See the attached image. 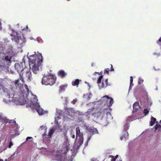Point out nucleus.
<instances>
[{"instance_id": "nucleus-3", "label": "nucleus", "mask_w": 161, "mask_h": 161, "mask_svg": "<svg viewBox=\"0 0 161 161\" xmlns=\"http://www.w3.org/2000/svg\"><path fill=\"white\" fill-rule=\"evenodd\" d=\"M56 78L54 75L50 74L47 76H44L42 79V84L46 85H53L56 82Z\"/></svg>"}, {"instance_id": "nucleus-26", "label": "nucleus", "mask_w": 161, "mask_h": 161, "mask_svg": "<svg viewBox=\"0 0 161 161\" xmlns=\"http://www.w3.org/2000/svg\"><path fill=\"white\" fill-rule=\"evenodd\" d=\"M4 86L0 80V90L3 89Z\"/></svg>"}, {"instance_id": "nucleus-10", "label": "nucleus", "mask_w": 161, "mask_h": 161, "mask_svg": "<svg viewBox=\"0 0 161 161\" xmlns=\"http://www.w3.org/2000/svg\"><path fill=\"white\" fill-rule=\"evenodd\" d=\"M108 96H104L103 97H101V105H105L107 102L106 101L108 100Z\"/></svg>"}, {"instance_id": "nucleus-22", "label": "nucleus", "mask_w": 161, "mask_h": 161, "mask_svg": "<svg viewBox=\"0 0 161 161\" xmlns=\"http://www.w3.org/2000/svg\"><path fill=\"white\" fill-rule=\"evenodd\" d=\"M143 80L141 78L139 77L138 78V84H140L143 82Z\"/></svg>"}, {"instance_id": "nucleus-32", "label": "nucleus", "mask_w": 161, "mask_h": 161, "mask_svg": "<svg viewBox=\"0 0 161 161\" xmlns=\"http://www.w3.org/2000/svg\"><path fill=\"white\" fill-rule=\"evenodd\" d=\"M13 143L11 141H10L9 142V144L8 146V148H10L12 146H13Z\"/></svg>"}, {"instance_id": "nucleus-8", "label": "nucleus", "mask_w": 161, "mask_h": 161, "mask_svg": "<svg viewBox=\"0 0 161 161\" xmlns=\"http://www.w3.org/2000/svg\"><path fill=\"white\" fill-rule=\"evenodd\" d=\"M54 133V129L52 128L51 130H50L49 132H48V135L46 136V133H44L43 135V137H45L46 138H50L52 135Z\"/></svg>"}, {"instance_id": "nucleus-52", "label": "nucleus", "mask_w": 161, "mask_h": 161, "mask_svg": "<svg viewBox=\"0 0 161 161\" xmlns=\"http://www.w3.org/2000/svg\"><path fill=\"white\" fill-rule=\"evenodd\" d=\"M4 161H7V159H6Z\"/></svg>"}, {"instance_id": "nucleus-24", "label": "nucleus", "mask_w": 161, "mask_h": 161, "mask_svg": "<svg viewBox=\"0 0 161 161\" xmlns=\"http://www.w3.org/2000/svg\"><path fill=\"white\" fill-rule=\"evenodd\" d=\"M124 129L125 130V131L126 132L127 130H128V129H129V126L128 124H125L124 126Z\"/></svg>"}, {"instance_id": "nucleus-44", "label": "nucleus", "mask_w": 161, "mask_h": 161, "mask_svg": "<svg viewBox=\"0 0 161 161\" xmlns=\"http://www.w3.org/2000/svg\"><path fill=\"white\" fill-rule=\"evenodd\" d=\"M124 138V137L123 136H121L120 137V139L121 140H122Z\"/></svg>"}, {"instance_id": "nucleus-31", "label": "nucleus", "mask_w": 161, "mask_h": 161, "mask_svg": "<svg viewBox=\"0 0 161 161\" xmlns=\"http://www.w3.org/2000/svg\"><path fill=\"white\" fill-rule=\"evenodd\" d=\"M94 109L93 108H92L88 109V111H87V113H90L91 112H92Z\"/></svg>"}, {"instance_id": "nucleus-33", "label": "nucleus", "mask_w": 161, "mask_h": 161, "mask_svg": "<svg viewBox=\"0 0 161 161\" xmlns=\"http://www.w3.org/2000/svg\"><path fill=\"white\" fill-rule=\"evenodd\" d=\"M111 157H112L111 161H115L117 157L114 158L113 156H111Z\"/></svg>"}, {"instance_id": "nucleus-36", "label": "nucleus", "mask_w": 161, "mask_h": 161, "mask_svg": "<svg viewBox=\"0 0 161 161\" xmlns=\"http://www.w3.org/2000/svg\"><path fill=\"white\" fill-rule=\"evenodd\" d=\"M77 102V100L76 99H73V100L72 102V103L73 104H75Z\"/></svg>"}, {"instance_id": "nucleus-27", "label": "nucleus", "mask_w": 161, "mask_h": 161, "mask_svg": "<svg viewBox=\"0 0 161 161\" xmlns=\"http://www.w3.org/2000/svg\"><path fill=\"white\" fill-rule=\"evenodd\" d=\"M144 113V114L145 115H147V114H148L149 112V111H148L147 109H145L143 111Z\"/></svg>"}, {"instance_id": "nucleus-1", "label": "nucleus", "mask_w": 161, "mask_h": 161, "mask_svg": "<svg viewBox=\"0 0 161 161\" xmlns=\"http://www.w3.org/2000/svg\"><path fill=\"white\" fill-rule=\"evenodd\" d=\"M32 78L31 73L29 70H27L25 72H23L22 74L20 73L19 79L22 81V84L19 83V80L17 79L15 80L14 81V85L17 89L18 88L20 89L19 92V103L21 105H23L25 104L26 102V97L29 94V90L28 88L27 85L26 84L25 85V88L26 90V92L23 89H22V88L23 84L24 83V80H31Z\"/></svg>"}, {"instance_id": "nucleus-35", "label": "nucleus", "mask_w": 161, "mask_h": 161, "mask_svg": "<svg viewBox=\"0 0 161 161\" xmlns=\"http://www.w3.org/2000/svg\"><path fill=\"white\" fill-rule=\"evenodd\" d=\"M97 82L98 84L101 83V76H99V77L97 80Z\"/></svg>"}, {"instance_id": "nucleus-38", "label": "nucleus", "mask_w": 161, "mask_h": 161, "mask_svg": "<svg viewBox=\"0 0 161 161\" xmlns=\"http://www.w3.org/2000/svg\"><path fill=\"white\" fill-rule=\"evenodd\" d=\"M130 82H131V83L133 82V77L132 76H130Z\"/></svg>"}, {"instance_id": "nucleus-51", "label": "nucleus", "mask_w": 161, "mask_h": 161, "mask_svg": "<svg viewBox=\"0 0 161 161\" xmlns=\"http://www.w3.org/2000/svg\"><path fill=\"white\" fill-rule=\"evenodd\" d=\"M101 79H102L103 78V76L101 75Z\"/></svg>"}, {"instance_id": "nucleus-18", "label": "nucleus", "mask_w": 161, "mask_h": 161, "mask_svg": "<svg viewBox=\"0 0 161 161\" xmlns=\"http://www.w3.org/2000/svg\"><path fill=\"white\" fill-rule=\"evenodd\" d=\"M83 138H80V139L78 140V147H80V145H81L83 143Z\"/></svg>"}, {"instance_id": "nucleus-25", "label": "nucleus", "mask_w": 161, "mask_h": 161, "mask_svg": "<svg viewBox=\"0 0 161 161\" xmlns=\"http://www.w3.org/2000/svg\"><path fill=\"white\" fill-rule=\"evenodd\" d=\"M126 133L127 134V135H126L125 134H123L122 136H123L126 139V138L127 139H128V135L129 134L127 132V131L126 132Z\"/></svg>"}, {"instance_id": "nucleus-39", "label": "nucleus", "mask_w": 161, "mask_h": 161, "mask_svg": "<svg viewBox=\"0 0 161 161\" xmlns=\"http://www.w3.org/2000/svg\"><path fill=\"white\" fill-rule=\"evenodd\" d=\"M17 154H18V152H17L16 151L15 152H14L13 153V154L11 155V157H13L15 155H17Z\"/></svg>"}, {"instance_id": "nucleus-2", "label": "nucleus", "mask_w": 161, "mask_h": 161, "mask_svg": "<svg viewBox=\"0 0 161 161\" xmlns=\"http://www.w3.org/2000/svg\"><path fill=\"white\" fill-rule=\"evenodd\" d=\"M29 55V62L30 65L32 66V70L34 73L36 74L39 70V67L43 61V58L41 53H38Z\"/></svg>"}, {"instance_id": "nucleus-14", "label": "nucleus", "mask_w": 161, "mask_h": 161, "mask_svg": "<svg viewBox=\"0 0 161 161\" xmlns=\"http://www.w3.org/2000/svg\"><path fill=\"white\" fill-rule=\"evenodd\" d=\"M108 85V79H106L105 81H103L102 83L101 87L105 88Z\"/></svg>"}, {"instance_id": "nucleus-15", "label": "nucleus", "mask_w": 161, "mask_h": 161, "mask_svg": "<svg viewBox=\"0 0 161 161\" xmlns=\"http://www.w3.org/2000/svg\"><path fill=\"white\" fill-rule=\"evenodd\" d=\"M89 132L90 133V135H93L94 134H95L97 132V130L95 128L89 129Z\"/></svg>"}, {"instance_id": "nucleus-4", "label": "nucleus", "mask_w": 161, "mask_h": 161, "mask_svg": "<svg viewBox=\"0 0 161 161\" xmlns=\"http://www.w3.org/2000/svg\"><path fill=\"white\" fill-rule=\"evenodd\" d=\"M106 103L104 105L105 106V108H104L103 111L101 113H103L104 115V116L107 117L108 114L110 115V113L109 112V110L110 109V107L112 106L114 103V101L113 99L109 97H108V100L106 101Z\"/></svg>"}, {"instance_id": "nucleus-42", "label": "nucleus", "mask_w": 161, "mask_h": 161, "mask_svg": "<svg viewBox=\"0 0 161 161\" xmlns=\"http://www.w3.org/2000/svg\"><path fill=\"white\" fill-rule=\"evenodd\" d=\"M66 110L67 112H68L69 113V111H71V109L69 108H67Z\"/></svg>"}, {"instance_id": "nucleus-5", "label": "nucleus", "mask_w": 161, "mask_h": 161, "mask_svg": "<svg viewBox=\"0 0 161 161\" xmlns=\"http://www.w3.org/2000/svg\"><path fill=\"white\" fill-rule=\"evenodd\" d=\"M15 69L18 72H21L25 69L23 67L22 64L16 63L15 64Z\"/></svg>"}, {"instance_id": "nucleus-17", "label": "nucleus", "mask_w": 161, "mask_h": 161, "mask_svg": "<svg viewBox=\"0 0 161 161\" xmlns=\"http://www.w3.org/2000/svg\"><path fill=\"white\" fill-rule=\"evenodd\" d=\"M80 80L78 79H77L74 82H72V84L73 86H76L77 87H78L79 84Z\"/></svg>"}, {"instance_id": "nucleus-53", "label": "nucleus", "mask_w": 161, "mask_h": 161, "mask_svg": "<svg viewBox=\"0 0 161 161\" xmlns=\"http://www.w3.org/2000/svg\"><path fill=\"white\" fill-rule=\"evenodd\" d=\"M26 28H28V26H26Z\"/></svg>"}, {"instance_id": "nucleus-13", "label": "nucleus", "mask_w": 161, "mask_h": 161, "mask_svg": "<svg viewBox=\"0 0 161 161\" xmlns=\"http://www.w3.org/2000/svg\"><path fill=\"white\" fill-rule=\"evenodd\" d=\"M67 86V84L61 85L59 87V92L64 91Z\"/></svg>"}, {"instance_id": "nucleus-54", "label": "nucleus", "mask_w": 161, "mask_h": 161, "mask_svg": "<svg viewBox=\"0 0 161 161\" xmlns=\"http://www.w3.org/2000/svg\"><path fill=\"white\" fill-rule=\"evenodd\" d=\"M160 123H161V120H160Z\"/></svg>"}, {"instance_id": "nucleus-50", "label": "nucleus", "mask_w": 161, "mask_h": 161, "mask_svg": "<svg viewBox=\"0 0 161 161\" xmlns=\"http://www.w3.org/2000/svg\"><path fill=\"white\" fill-rule=\"evenodd\" d=\"M103 161H107V160L106 159H105Z\"/></svg>"}, {"instance_id": "nucleus-9", "label": "nucleus", "mask_w": 161, "mask_h": 161, "mask_svg": "<svg viewBox=\"0 0 161 161\" xmlns=\"http://www.w3.org/2000/svg\"><path fill=\"white\" fill-rule=\"evenodd\" d=\"M140 107L138 102H136L133 104V108L134 111H137Z\"/></svg>"}, {"instance_id": "nucleus-41", "label": "nucleus", "mask_w": 161, "mask_h": 161, "mask_svg": "<svg viewBox=\"0 0 161 161\" xmlns=\"http://www.w3.org/2000/svg\"><path fill=\"white\" fill-rule=\"evenodd\" d=\"M32 138V137H30V136H28V137H27L26 138V141H28L29 139H31Z\"/></svg>"}, {"instance_id": "nucleus-49", "label": "nucleus", "mask_w": 161, "mask_h": 161, "mask_svg": "<svg viewBox=\"0 0 161 161\" xmlns=\"http://www.w3.org/2000/svg\"><path fill=\"white\" fill-rule=\"evenodd\" d=\"M144 92H145V94H146V95H147V92L145 91Z\"/></svg>"}, {"instance_id": "nucleus-30", "label": "nucleus", "mask_w": 161, "mask_h": 161, "mask_svg": "<svg viewBox=\"0 0 161 161\" xmlns=\"http://www.w3.org/2000/svg\"><path fill=\"white\" fill-rule=\"evenodd\" d=\"M133 85H134V84L133 83V82H131V83L130 82V85L129 88V90L131 89L132 87V86H133Z\"/></svg>"}, {"instance_id": "nucleus-6", "label": "nucleus", "mask_w": 161, "mask_h": 161, "mask_svg": "<svg viewBox=\"0 0 161 161\" xmlns=\"http://www.w3.org/2000/svg\"><path fill=\"white\" fill-rule=\"evenodd\" d=\"M75 131L76 139H77V137H78L80 138H83V133L82 132H80L79 127H78L76 128Z\"/></svg>"}, {"instance_id": "nucleus-43", "label": "nucleus", "mask_w": 161, "mask_h": 161, "mask_svg": "<svg viewBox=\"0 0 161 161\" xmlns=\"http://www.w3.org/2000/svg\"><path fill=\"white\" fill-rule=\"evenodd\" d=\"M88 142H87V141H86V142L85 143V147L87 145Z\"/></svg>"}, {"instance_id": "nucleus-29", "label": "nucleus", "mask_w": 161, "mask_h": 161, "mask_svg": "<svg viewBox=\"0 0 161 161\" xmlns=\"http://www.w3.org/2000/svg\"><path fill=\"white\" fill-rule=\"evenodd\" d=\"M109 68H107L104 70V73H107L108 74L109 73Z\"/></svg>"}, {"instance_id": "nucleus-34", "label": "nucleus", "mask_w": 161, "mask_h": 161, "mask_svg": "<svg viewBox=\"0 0 161 161\" xmlns=\"http://www.w3.org/2000/svg\"><path fill=\"white\" fill-rule=\"evenodd\" d=\"M92 136V135H90L88 136V137H87V142H89V141L90 140V139L91 138Z\"/></svg>"}, {"instance_id": "nucleus-7", "label": "nucleus", "mask_w": 161, "mask_h": 161, "mask_svg": "<svg viewBox=\"0 0 161 161\" xmlns=\"http://www.w3.org/2000/svg\"><path fill=\"white\" fill-rule=\"evenodd\" d=\"M99 108H100V107H97V109L95 110L94 112L92 113V115L96 118H98L101 115V109Z\"/></svg>"}, {"instance_id": "nucleus-46", "label": "nucleus", "mask_w": 161, "mask_h": 161, "mask_svg": "<svg viewBox=\"0 0 161 161\" xmlns=\"http://www.w3.org/2000/svg\"><path fill=\"white\" fill-rule=\"evenodd\" d=\"M72 138L74 139L75 138V135H72Z\"/></svg>"}, {"instance_id": "nucleus-48", "label": "nucleus", "mask_w": 161, "mask_h": 161, "mask_svg": "<svg viewBox=\"0 0 161 161\" xmlns=\"http://www.w3.org/2000/svg\"><path fill=\"white\" fill-rule=\"evenodd\" d=\"M0 161H3V159H0Z\"/></svg>"}, {"instance_id": "nucleus-21", "label": "nucleus", "mask_w": 161, "mask_h": 161, "mask_svg": "<svg viewBox=\"0 0 161 161\" xmlns=\"http://www.w3.org/2000/svg\"><path fill=\"white\" fill-rule=\"evenodd\" d=\"M55 157L56 158L58 157L61 156V153L58 151H57L56 152L55 155Z\"/></svg>"}, {"instance_id": "nucleus-20", "label": "nucleus", "mask_w": 161, "mask_h": 161, "mask_svg": "<svg viewBox=\"0 0 161 161\" xmlns=\"http://www.w3.org/2000/svg\"><path fill=\"white\" fill-rule=\"evenodd\" d=\"M161 128V125H159L158 124H156L155 126V130H156L157 129H159V130H160Z\"/></svg>"}, {"instance_id": "nucleus-23", "label": "nucleus", "mask_w": 161, "mask_h": 161, "mask_svg": "<svg viewBox=\"0 0 161 161\" xmlns=\"http://www.w3.org/2000/svg\"><path fill=\"white\" fill-rule=\"evenodd\" d=\"M9 123L12 125H18V124L16 123V121L13 120H11L10 122H9Z\"/></svg>"}, {"instance_id": "nucleus-19", "label": "nucleus", "mask_w": 161, "mask_h": 161, "mask_svg": "<svg viewBox=\"0 0 161 161\" xmlns=\"http://www.w3.org/2000/svg\"><path fill=\"white\" fill-rule=\"evenodd\" d=\"M4 58L6 61L9 62V63L11 61V57H9L8 56H6Z\"/></svg>"}, {"instance_id": "nucleus-28", "label": "nucleus", "mask_w": 161, "mask_h": 161, "mask_svg": "<svg viewBox=\"0 0 161 161\" xmlns=\"http://www.w3.org/2000/svg\"><path fill=\"white\" fill-rule=\"evenodd\" d=\"M63 160V158L62 156H60L58 157H57V161H62Z\"/></svg>"}, {"instance_id": "nucleus-37", "label": "nucleus", "mask_w": 161, "mask_h": 161, "mask_svg": "<svg viewBox=\"0 0 161 161\" xmlns=\"http://www.w3.org/2000/svg\"><path fill=\"white\" fill-rule=\"evenodd\" d=\"M161 42V37L160 38L158 41L157 42V43L158 44H160V42Z\"/></svg>"}, {"instance_id": "nucleus-16", "label": "nucleus", "mask_w": 161, "mask_h": 161, "mask_svg": "<svg viewBox=\"0 0 161 161\" xmlns=\"http://www.w3.org/2000/svg\"><path fill=\"white\" fill-rule=\"evenodd\" d=\"M155 122L157 123V122L156 121V119L153 117L152 116L151 117V121L150 122V125L151 126H153L154 125Z\"/></svg>"}, {"instance_id": "nucleus-12", "label": "nucleus", "mask_w": 161, "mask_h": 161, "mask_svg": "<svg viewBox=\"0 0 161 161\" xmlns=\"http://www.w3.org/2000/svg\"><path fill=\"white\" fill-rule=\"evenodd\" d=\"M58 75L59 76H60L62 78H63L66 76V73H65L64 71L63 70H60L58 72Z\"/></svg>"}, {"instance_id": "nucleus-11", "label": "nucleus", "mask_w": 161, "mask_h": 161, "mask_svg": "<svg viewBox=\"0 0 161 161\" xmlns=\"http://www.w3.org/2000/svg\"><path fill=\"white\" fill-rule=\"evenodd\" d=\"M37 105H38V107L36 109L37 112L39 115H42L44 114V110L40 108V106L39 105V104H37Z\"/></svg>"}, {"instance_id": "nucleus-45", "label": "nucleus", "mask_w": 161, "mask_h": 161, "mask_svg": "<svg viewBox=\"0 0 161 161\" xmlns=\"http://www.w3.org/2000/svg\"><path fill=\"white\" fill-rule=\"evenodd\" d=\"M101 73H99V72H95V74H98V75H100V74Z\"/></svg>"}, {"instance_id": "nucleus-47", "label": "nucleus", "mask_w": 161, "mask_h": 161, "mask_svg": "<svg viewBox=\"0 0 161 161\" xmlns=\"http://www.w3.org/2000/svg\"><path fill=\"white\" fill-rule=\"evenodd\" d=\"M54 152V150H53V151H52V152H51V153H53Z\"/></svg>"}, {"instance_id": "nucleus-40", "label": "nucleus", "mask_w": 161, "mask_h": 161, "mask_svg": "<svg viewBox=\"0 0 161 161\" xmlns=\"http://www.w3.org/2000/svg\"><path fill=\"white\" fill-rule=\"evenodd\" d=\"M111 69H110V71H114V69L113 68V65L112 64H111Z\"/></svg>"}]
</instances>
